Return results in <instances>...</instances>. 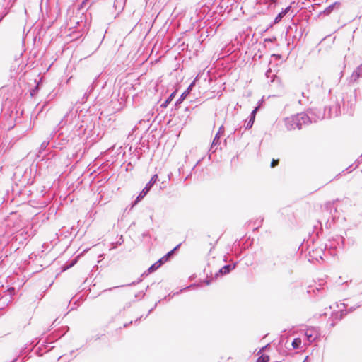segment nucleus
Wrapping results in <instances>:
<instances>
[{
    "instance_id": "nucleus-11",
    "label": "nucleus",
    "mask_w": 362,
    "mask_h": 362,
    "mask_svg": "<svg viewBox=\"0 0 362 362\" xmlns=\"http://www.w3.org/2000/svg\"><path fill=\"white\" fill-rule=\"evenodd\" d=\"M161 267V264H160V261H157L156 262H155L153 264H152L147 270V272H146L144 274H148L150 273H152V272H154L155 271H156L159 267Z\"/></svg>"
},
{
    "instance_id": "nucleus-35",
    "label": "nucleus",
    "mask_w": 362,
    "mask_h": 362,
    "mask_svg": "<svg viewBox=\"0 0 362 362\" xmlns=\"http://www.w3.org/2000/svg\"><path fill=\"white\" fill-rule=\"evenodd\" d=\"M319 257H320V259H322V258L321 255H319Z\"/></svg>"
},
{
    "instance_id": "nucleus-28",
    "label": "nucleus",
    "mask_w": 362,
    "mask_h": 362,
    "mask_svg": "<svg viewBox=\"0 0 362 362\" xmlns=\"http://www.w3.org/2000/svg\"><path fill=\"white\" fill-rule=\"evenodd\" d=\"M156 305H157V303L155 304V305H154V307H153V308H152L151 310H149L148 313H150L151 312H152V310H153L156 307Z\"/></svg>"
},
{
    "instance_id": "nucleus-32",
    "label": "nucleus",
    "mask_w": 362,
    "mask_h": 362,
    "mask_svg": "<svg viewBox=\"0 0 362 362\" xmlns=\"http://www.w3.org/2000/svg\"><path fill=\"white\" fill-rule=\"evenodd\" d=\"M323 117H324V115H322V116H319V117H318V119H322Z\"/></svg>"
},
{
    "instance_id": "nucleus-12",
    "label": "nucleus",
    "mask_w": 362,
    "mask_h": 362,
    "mask_svg": "<svg viewBox=\"0 0 362 362\" xmlns=\"http://www.w3.org/2000/svg\"><path fill=\"white\" fill-rule=\"evenodd\" d=\"M291 6L286 7L284 10L280 12L275 18L274 23H276L280 21L282 18L289 11Z\"/></svg>"
},
{
    "instance_id": "nucleus-27",
    "label": "nucleus",
    "mask_w": 362,
    "mask_h": 362,
    "mask_svg": "<svg viewBox=\"0 0 362 362\" xmlns=\"http://www.w3.org/2000/svg\"><path fill=\"white\" fill-rule=\"evenodd\" d=\"M204 282L206 283V285H209L211 284V280L206 279L205 280Z\"/></svg>"
},
{
    "instance_id": "nucleus-2",
    "label": "nucleus",
    "mask_w": 362,
    "mask_h": 362,
    "mask_svg": "<svg viewBox=\"0 0 362 362\" xmlns=\"http://www.w3.org/2000/svg\"><path fill=\"white\" fill-rule=\"evenodd\" d=\"M78 119L79 117H76V114L72 111H70L69 112L66 113L64 118L60 121L59 123V127L60 129H62L67 125L68 129H71L72 124L76 122H78Z\"/></svg>"
},
{
    "instance_id": "nucleus-16",
    "label": "nucleus",
    "mask_w": 362,
    "mask_h": 362,
    "mask_svg": "<svg viewBox=\"0 0 362 362\" xmlns=\"http://www.w3.org/2000/svg\"><path fill=\"white\" fill-rule=\"evenodd\" d=\"M176 91L173 92L167 100L161 105V107H166L173 100L175 95Z\"/></svg>"
},
{
    "instance_id": "nucleus-4",
    "label": "nucleus",
    "mask_w": 362,
    "mask_h": 362,
    "mask_svg": "<svg viewBox=\"0 0 362 362\" xmlns=\"http://www.w3.org/2000/svg\"><path fill=\"white\" fill-rule=\"evenodd\" d=\"M8 291L9 292V295H4L0 298V309L7 306L12 301L11 294L14 292V288H10Z\"/></svg>"
},
{
    "instance_id": "nucleus-34",
    "label": "nucleus",
    "mask_w": 362,
    "mask_h": 362,
    "mask_svg": "<svg viewBox=\"0 0 362 362\" xmlns=\"http://www.w3.org/2000/svg\"><path fill=\"white\" fill-rule=\"evenodd\" d=\"M181 172V168H179V173H180Z\"/></svg>"
},
{
    "instance_id": "nucleus-20",
    "label": "nucleus",
    "mask_w": 362,
    "mask_h": 362,
    "mask_svg": "<svg viewBox=\"0 0 362 362\" xmlns=\"http://www.w3.org/2000/svg\"><path fill=\"white\" fill-rule=\"evenodd\" d=\"M269 361V356L267 355H262L258 358L257 362H268Z\"/></svg>"
},
{
    "instance_id": "nucleus-25",
    "label": "nucleus",
    "mask_w": 362,
    "mask_h": 362,
    "mask_svg": "<svg viewBox=\"0 0 362 362\" xmlns=\"http://www.w3.org/2000/svg\"><path fill=\"white\" fill-rule=\"evenodd\" d=\"M46 147H47V144L44 142L42 144V145L40 146V149L44 150V149H45Z\"/></svg>"
},
{
    "instance_id": "nucleus-31",
    "label": "nucleus",
    "mask_w": 362,
    "mask_h": 362,
    "mask_svg": "<svg viewBox=\"0 0 362 362\" xmlns=\"http://www.w3.org/2000/svg\"><path fill=\"white\" fill-rule=\"evenodd\" d=\"M270 72H271V70L267 71V72H266V75L268 76V74Z\"/></svg>"
},
{
    "instance_id": "nucleus-22",
    "label": "nucleus",
    "mask_w": 362,
    "mask_h": 362,
    "mask_svg": "<svg viewBox=\"0 0 362 362\" xmlns=\"http://www.w3.org/2000/svg\"><path fill=\"white\" fill-rule=\"evenodd\" d=\"M258 108L259 107H256L251 112L250 114V118H253V120H255V115H256V113H257V111L258 110Z\"/></svg>"
},
{
    "instance_id": "nucleus-29",
    "label": "nucleus",
    "mask_w": 362,
    "mask_h": 362,
    "mask_svg": "<svg viewBox=\"0 0 362 362\" xmlns=\"http://www.w3.org/2000/svg\"><path fill=\"white\" fill-rule=\"evenodd\" d=\"M344 315V311L341 310L340 318H341Z\"/></svg>"
},
{
    "instance_id": "nucleus-10",
    "label": "nucleus",
    "mask_w": 362,
    "mask_h": 362,
    "mask_svg": "<svg viewBox=\"0 0 362 362\" xmlns=\"http://www.w3.org/2000/svg\"><path fill=\"white\" fill-rule=\"evenodd\" d=\"M194 83H192L188 87V88L187 89V90H185L180 97L179 99H177V100L176 101L175 103V106H178L183 100L184 99L186 98V96L189 94V90L191 89V88L192 87Z\"/></svg>"
},
{
    "instance_id": "nucleus-26",
    "label": "nucleus",
    "mask_w": 362,
    "mask_h": 362,
    "mask_svg": "<svg viewBox=\"0 0 362 362\" xmlns=\"http://www.w3.org/2000/svg\"><path fill=\"white\" fill-rule=\"evenodd\" d=\"M59 137H61V139H60L61 140H64V133H63V132H62V133L59 135Z\"/></svg>"
},
{
    "instance_id": "nucleus-21",
    "label": "nucleus",
    "mask_w": 362,
    "mask_h": 362,
    "mask_svg": "<svg viewBox=\"0 0 362 362\" xmlns=\"http://www.w3.org/2000/svg\"><path fill=\"white\" fill-rule=\"evenodd\" d=\"M254 121L255 120H253V118H250V119L247 122L246 129L251 128L254 124Z\"/></svg>"
},
{
    "instance_id": "nucleus-13",
    "label": "nucleus",
    "mask_w": 362,
    "mask_h": 362,
    "mask_svg": "<svg viewBox=\"0 0 362 362\" xmlns=\"http://www.w3.org/2000/svg\"><path fill=\"white\" fill-rule=\"evenodd\" d=\"M339 3L338 2H335L331 5H329V6H327L324 11H323V13L325 14V15H329V13H331V12L334 10V8L337 6L339 7Z\"/></svg>"
},
{
    "instance_id": "nucleus-30",
    "label": "nucleus",
    "mask_w": 362,
    "mask_h": 362,
    "mask_svg": "<svg viewBox=\"0 0 362 362\" xmlns=\"http://www.w3.org/2000/svg\"><path fill=\"white\" fill-rule=\"evenodd\" d=\"M171 175H172V173H170L168 174V175L169 179H170Z\"/></svg>"
},
{
    "instance_id": "nucleus-5",
    "label": "nucleus",
    "mask_w": 362,
    "mask_h": 362,
    "mask_svg": "<svg viewBox=\"0 0 362 362\" xmlns=\"http://www.w3.org/2000/svg\"><path fill=\"white\" fill-rule=\"evenodd\" d=\"M360 78H362V64H360L352 73L349 78V83H356Z\"/></svg>"
},
{
    "instance_id": "nucleus-8",
    "label": "nucleus",
    "mask_w": 362,
    "mask_h": 362,
    "mask_svg": "<svg viewBox=\"0 0 362 362\" xmlns=\"http://www.w3.org/2000/svg\"><path fill=\"white\" fill-rule=\"evenodd\" d=\"M223 132H224V128L223 126H221L219 127L218 132L216 134V135L214 138V140H213L212 144H211V148H214L216 146H217L219 144V139H220L221 135L222 134H223Z\"/></svg>"
},
{
    "instance_id": "nucleus-9",
    "label": "nucleus",
    "mask_w": 362,
    "mask_h": 362,
    "mask_svg": "<svg viewBox=\"0 0 362 362\" xmlns=\"http://www.w3.org/2000/svg\"><path fill=\"white\" fill-rule=\"evenodd\" d=\"M181 244H178L174 249L168 252L166 255H165L163 257H161L158 261H160L161 265L168 261L169 258L172 256L174 252L180 247Z\"/></svg>"
},
{
    "instance_id": "nucleus-17",
    "label": "nucleus",
    "mask_w": 362,
    "mask_h": 362,
    "mask_svg": "<svg viewBox=\"0 0 362 362\" xmlns=\"http://www.w3.org/2000/svg\"><path fill=\"white\" fill-rule=\"evenodd\" d=\"M302 341L300 338H295L292 341V346L294 349H298L300 347Z\"/></svg>"
},
{
    "instance_id": "nucleus-23",
    "label": "nucleus",
    "mask_w": 362,
    "mask_h": 362,
    "mask_svg": "<svg viewBox=\"0 0 362 362\" xmlns=\"http://www.w3.org/2000/svg\"><path fill=\"white\" fill-rule=\"evenodd\" d=\"M279 163V160H274L273 159L272 161L271 162V167L272 168H274L275 166H276Z\"/></svg>"
},
{
    "instance_id": "nucleus-14",
    "label": "nucleus",
    "mask_w": 362,
    "mask_h": 362,
    "mask_svg": "<svg viewBox=\"0 0 362 362\" xmlns=\"http://www.w3.org/2000/svg\"><path fill=\"white\" fill-rule=\"evenodd\" d=\"M158 180V175L157 174H155L152 177L151 179L150 180V181L146 184V185L145 186L146 188H148V189H151V187H153V185Z\"/></svg>"
},
{
    "instance_id": "nucleus-19",
    "label": "nucleus",
    "mask_w": 362,
    "mask_h": 362,
    "mask_svg": "<svg viewBox=\"0 0 362 362\" xmlns=\"http://www.w3.org/2000/svg\"><path fill=\"white\" fill-rule=\"evenodd\" d=\"M97 80V78H95V81L92 83L91 85H90V86L88 87L87 91L86 92L84 96H86V98L88 97L89 94L93 90V89L95 88V81Z\"/></svg>"
},
{
    "instance_id": "nucleus-24",
    "label": "nucleus",
    "mask_w": 362,
    "mask_h": 362,
    "mask_svg": "<svg viewBox=\"0 0 362 362\" xmlns=\"http://www.w3.org/2000/svg\"><path fill=\"white\" fill-rule=\"evenodd\" d=\"M358 291L361 293H362V281L359 283V284L358 285V288H357Z\"/></svg>"
},
{
    "instance_id": "nucleus-15",
    "label": "nucleus",
    "mask_w": 362,
    "mask_h": 362,
    "mask_svg": "<svg viewBox=\"0 0 362 362\" xmlns=\"http://www.w3.org/2000/svg\"><path fill=\"white\" fill-rule=\"evenodd\" d=\"M149 191H150V189H148V188H146L145 187L142 189V191L140 192L139 195L137 197L136 200V203L138 202L139 201H140L141 199H142L147 194V193Z\"/></svg>"
},
{
    "instance_id": "nucleus-33",
    "label": "nucleus",
    "mask_w": 362,
    "mask_h": 362,
    "mask_svg": "<svg viewBox=\"0 0 362 362\" xmlns=\"http://www.w3.org/2000/svg\"><path fill=\"white\" fill-rule=\"evenodd\" d=\"M267 346H268V345L264 346V347H263V349H266Z\"/></svg>"
},
{
    "instance_id": "nucleus-3",
    "label": "nucleus",
    "mask_w": 362,
    "mask_h": 362,
    "mask_svg": "<svg viewBox=\"0 0 362 362\" xmlns=\"http://www.w3.org/2000/svg\"><path fill=\"white\" fill-rule=\"evenodd\" d=\"M305 336L308 345L315 341L320 336V329L317 327H309L305 330Z\"/></svg>"
},
{
    "instance_id": "nucleus-7",
    "label": "nucleus",
    "mask_w": 362,
    "mask_h": 362,
    "mask_svg": "<svg viewBox=\"0 0 362 362\" xmlns=\"http://www.w3.org/2000/svg\"><path fill=\"white\" fill-rule=\"evenodd\" d=\"M236 264H234L233 265L228 264L223 266L222 268H221L218 272L215 274V278L218 277L219 274L223 275L228 274L232 269H233L235 267Z\"/></svg>"
},
{
    "instance_id": "nucleus-6",
    "label": "nucleus",
    "mask_w": 362,
    "mask_h": 362,
    "mask_svg": "<svg viewBox=\"0 0 362 362\" xmlns=\"http://www.w3.org/2000/svg\"><path fill=\"white\" fill-rule=\"evenodd\" d=\"M84 132V129L82 125L78 126V124H76L74 126V130L73 134L69 135L68 138L66 139V141L68 142L70 139H74L75 136H80L81 134Z\"/></svg>"
},
{
    "instance_id": "nucleus-1",
    "label": "nucleus",
    "mask_w": 362,
    "mask_h": 362,
    "mask_svg": "<svg viewBox=\"0 0 362 362\" xmlns=\"http://www.w3.org/2000/svg\"><path fill=\"white\" fill-rule=\"evenodd\" d=\"M312 122V119L307 114L303 112L284 119L286 127L289 131L295 129L296 128L300 129L303 125L311 123Z\"/></svg>"
},
{
    "instance_id": "nucleus-18",
    "label": "nucleus",
    "mask_w": 362,
    "mask_h": 362,
    "mask_svg": "<svg viewBox=\"0 0 362 362\" xmlns=\"http://www.w3.org/2000/svg\"><path fill=\"white\" fill-rule=\"evenodd\" d=\"M123 243H124L123 236H122V235H121V236H120V238H119V239L117 242H115V243H112V247H111V250H112V249H115V248H117V247L118 245H121L122 244H123Z\"/></svg>"
}]
</instances>
